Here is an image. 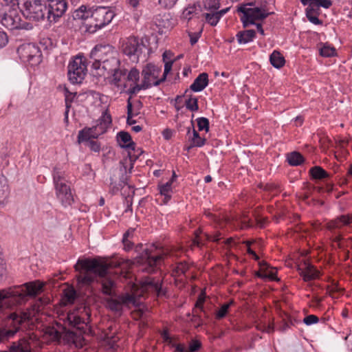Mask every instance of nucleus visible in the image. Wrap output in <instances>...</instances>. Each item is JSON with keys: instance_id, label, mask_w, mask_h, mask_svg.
I'll list each match as a JSON object with an SVG mask.
<instances>
[{"instance_id": "1", "label": "nucleus", "mask_w": 352, "mask_h": 352, "mask_svg": "<svg viewBox=\"0 0 352 352\" xmlns=\"http://www.w3.org/2000/svg\"><path fill=\"white\" fill-rule=\"evenodd\" d=\"M121 262L118 260H111L109 263L98 259L78 260L75 265L76 270L82 269L84 273L80 276V281L86 285L91 284L96 277L100 278L102 292L104 294L113 296L115 292L116 283L107 275L110 268L120 267Z\"/></svg>"}, {"instance_id": "2", "label": "nucleus", "mask_w": 352, "mask_h": 352, "mask_svg": "<svg viewBox=\"0 0 352 352\" xmlns=\"http://www.w3.org/2000/svg\"><path fill=\"white\" fill-rule=\"evenodd\" d=\"M114 16V12L109 8L98 7L91 12L89 21L86 23L87 30L93 33L108 25Z\"/></svg>"}, {"instance_id": "3", "label": "nucleus", "mask_w": 352, "mask_h": 352, "mask_svg": "<svg viewBox=\"0 0 352 352\" xmlns=\"http://www.w3.org/2000/svg\"><path fill=\"white\" fill-rule=\"evenodd\" d=\"M64 172L55 169L53 179L56 189V197L65 207L71 206L74 202L73 195L69 186L67 185L64 177Z\"/></svg>"}, {"instance_id": "4", "label": "nucleus", "mask_w": 352, "mask_h": 352, "mask_svg": "<svg viewBox=\"0 0 352 352\" xmlns=\"http://www.w3.org/2000/svg\"><path fill=\"white\" fill-rule=\"evenodd\" d=\"M21 10L23 15L26 19L35 21L45 20L47 21V6L45 3L26 0Z\"/></svg>"}, {"instance_id": "5", "label": "nucleus", "mask_w": 352, "mask_h": 352, "mask_svg": "<svg viewBox=\"0 0 352 352\" xmlns=\"http://www.w3.org/2000/svg\"><path fill=\"white\" fill-rule=\"evenodd\" d=\"M87 65L83 56H76L68 65V78L73 84L81 83L87 74Z\"/></svg>"}, {"instance_id": "6", "label": "nucleus", "mask_w": 352, "mask_h": 352, "mask_svg": "<svg viewBox=\"0 0 352 352\" xmlns=\"http://www.w3.org/2000/svg\"><path fill=\"white\" fill-rule=\"evenodd\" d=\"M31 318L30 314L22 313L17 314L12 313L10 315L8 323L12 324L13 323L14 327L12 329H7L3 327H0V342H6L12 338L19 329V325L24 321L30 320Z\"/></svg>"}, {"instance_id": "7", "label": "nucleus", "mask_w": 352, "mask_h": 352, "mask_svg": "<svg viewBox=\"0 0 352 352\" xmlns=\"http://www.w3.org/2000/svg\"><path fill=\"white\" fill-rule=\"evenodd\" d=\"M45 335L48 336L52 341H60L61 338L64 340L75 343L76 335L74 332L67 329V328L60 322H56L52 326L47 327L45 329Z\"/></svg>"}, {"instance_id": "8", "label": "nucleus", "mask_w": 352, "mask_h": 352, "mask_svg": "<svg viewBox=\"0 0 352 352\" xmlns=\"http://www.w3.org/2000/svg\"><path fill=\"white\" fill-rule=\"evenodd\" d=\"M252 4L241 5L238 8V11L243 13L241 20L244 27H247L250 24H254L256 20L265 19L268 16V13L265 10L258 7L252 8Z\"/></svg>"}, {"instance_id": "9", "label": "nucleus", "mask_w": 352, "mask_h": 352, "mask_svg": "<svg viewBox=\"0 0 352 352\" xmlns=\"http://www.w3.org/2000/svg\"><path fill=\"white\" fill-rule=\"evenodd\" d=\"M1 24L11 30L17 29L31 30L33 26L30 23L22 21L20 15L14 10L6 12L1 19Z\"/></svg>"}, {"instance_id": "10", "label": "nucleus", "mask_w": 352, "mask_h": 352, "mask_svg": "<svg viewBox=\"0 0 352 352\" xmlns=\"http://www.w3.org/2000/svg\"><path fill=\"white\" fill-rule=\"evenodd\" d=\"M146 46L136 37L126 38L122 44V51L133 63H138Z\"/></svg>"}, {"instance_id": "11", "label": "nucleus", "mask_w": 352, "mask_h": 352, "mask_svg": "<svg viewBox=\"0 0 352 352\" xmlns=\"http://www.w3.org/2000/svg\"><path fill=\"white\" fill-rule=\"evenodd\" d=\"M157 250V247L154 245H151L149 248L144 249L137 258L138 263L148 265L146 270L148 272L153 271V267L157 265L163 258V254L155 252Z\"/></svg>"}, {"instance_id": "12", "label": "nucleus", "mask_w": 352, "mask_h": 352, "mask_svg": "<svg viewBox=\"0 0 352 352\" xmlns=\"http://www.w3.org/2000/svg\"><path fill=\"white\" fill-rule=\"evenodd\" d=\"M17 53L21 60L31 65H36L41 60L39 48L32 43L20 45L17 49Z\"/></svg>"}, {"instance_id": "13", "label": "nucleus", "mask_w": 352, "mask_h": 352, "mask_svg": "<svg viewBox=\"0 0 352 352\" xmlns=\"http://www.w3.org/2000/svg\"><path fill=\"white\" fill-rule=\"evenodd\" d=\"M116 54V52L113 47L109 45L100 44L96 45L90 53V58L94 60L93 67L96 69H100L101 62Z\"/></svg>"}, {"instance_id": "14", "label": "nucleus", "mask_w": 352, "mask_h": 352, "mask_svg": "<svg viewBox=\"0 0 352 352\" xmlns=\"http://www.w3.org/2000/svg\"><path fill=\"white\" fill-rule=\"evenodd\" d=\"M140 298L134 294H125L119 296L118 299H109L107 300V307L113 311H120L122 309V305L138 307L140 305Z\"/></svg>"}, {"instance_id": "15", "label": "nucleus", "mask_w": 352, "mask_h": 352, "mask_svg": "<svg viewBox=\"0 0 352 352\" xmlns=\"http://www.w3.org/2000/svg\"><path fill=\"white\" fill-rule=\"evenodd\" d=\"M67 8L66 0H51L47 6V21L56 23L63 16Z\"/></svg>"}, {"instance_id": "16", "label": "nucleus", "mask_w": 352, "mask_h": 352, "mask_svg": "<svg viewBox=\"0 0 352 352\" xmlns=\"http://www.w3.org/2000/svg\"><path fill=\"white\" fill-rule=\"evenodd\" d=\"M161 69L152 63L147 64L142 69V74L143 76L142 84L148 89L152 85H155V82L159 80L158 76L160 74Z\"/></svg>"}, {"instance_id": "17", "label": "nucleus", "mask_w": 352, "mask_h": 352, "mask_svg": "<svg viewBox=\"0 0 352 352\" xmlns=\"http://www.w3.org/2000/svg\"><path fill=\"white\" fill-rule=\"evenodd\" d=\"M298 271L306 282L315 280L320 276V272L314 265L307 262L299 267Z\"/></svg>"}, {"instance_id": "18", "label": "nucleus", "mask_w": 352, "mask_h": 352, "mask_svg": "<svg viewBox=\"0 0 352 352\" xmlns=\"http://www.w3.org/2000/svg\"><path fill=\"white\" fill-rule=\"evenodd\" d=\"M142 291L153 292L155 293L157 296H163L166 295V291L162 289L159 281H155L151 278H146L142 282Z\"/></svg>"}, {"instance_id": "19", "label": "nucleus", "mask_w": 352, "mask_h": 352, "mask_svg": "<svg viewBox=\"0 0 352 352\" xmlns=\"http://www.w3.org/2000/svg\"><path fill=\"white\" fill-rule=\"evenodd\" d=\"M100 126L98 124L90 128H85L80 131L78 135V142L88 141L91 138H98V137L104 132H100Z\"/></svg>"}, {"instance_id": "20", "label": "nucleus", "mask_w": 352, "mask_h": 352, "mask_svg": "<svg viewBox=\"0 0 352 352\" xmlns=\"http://www.w3.org/2000/svg\"><path fill=\"white\" fill-rule=\"evenodd\" d=\"M143 153V151L140 148L137 149L135 148V151L132 149L128 151V157L124 159L120 162L124 170L126 172L129 168V173H131L133 168L134 162L138 159V157Z\"/></svg>"}, {"instance_id": "21", "label": "nucleus", "mask_w": 352, "mask_h": 352, "mask_svg": "<svg viewBox=\"0 0 352 352\" xmlns=\"http://www.w3.org/2000/svg\"><path fill=\"white\" fill-rule=\"evenodd\" d=\"M352 223V213L343 214L330 221L327 223V228L329 230L340 229L343 226H349Z\"/></svg>"}, {"instance_id": "22", "label": "nucleus", "mask_w": 352, "mask_h": 352, "mask_svg": "<svg viewBox=\"0 0 352 352\" xmlns=\"http://www.w3.org/2000/svg\"><path fill=\"white\" fill-rule=\"evenodd\" d=\"M208 84V75L207 73L200 74L194 80L190 88L192 91L198 92L202 91Z\"/></svg>"}, {"instance_id": "23", "label": "nucleus", "mask_w": 352, "mask_h": 352, "mask_svg": "<svg viewBox=\"0 0 352 352\" xmlns=\"http://www.w3.org/2000/svg\"><path fill=\"white\" fill-rule=\"evenodd\" d=\"M119 65L120 60L117 58L116 55H113L101 62L100 68L107 71L108 74H110L117 69L119 67Z\"/></svg>"}, {"instance_id": "24", "label": "nucleus", "mask_w": 352, "mask_h": 352, "mask_svg": "<svg viewBox=\"0 0 352 352\" xmlns=\"http://www.w3.org/2000/svg\"><path fill=\"white\" fill-rule=\"evenodd\" d=\"M307 3L308 7L306 9V16L310 22L315 25H320L322 21L318 19V15L319 14V8L312 7V1H309Z\"/></svg>"}, {"instance_id": "25", "label": "nucleus", "mask_w": 352, "mask_h": 352, "mask_svg": "<svg viewBox=\"0 0 352 352\" xmlns=\"http://www.w3.org/2000/svg\"><path fill=\"white\" fill-rule=\"evenodd\" d=\"M10 352H31L30 342L28 339L22 338L13 342L10 346Z\"/></svg>"}, {"instance_id": "26", "label": "nucleus", "mask_w": 352, "mask_h": 352, "mask_svg": "<svg viewBox=\"0 0 352 352\" xmlns=\"http://www.w3.org/2000/svg\"><path fill=\"white\" fill-rule=\"evenodd\" d=\"M228 8L223 9L220 11H211V13L205 14L206 21L212 26H215L221 17L226 13Z\"/></svg>"}, {"instance_id": "27", "label": "nucleus", "mask_w": 352, "mask_h": 352, "mask_svg": "<svg viewBox=\"0 0 352 352\" xmlns=\"http://www.w3.org/2000/svg\"><path fill=\"white\" fill-rule=\"evenodd\" d=\"M256 32L253 30H247L239 32L236 36L239 44H246L255 37Z\"/></svg>"}, {"instance_id": "28", "label": "nucleus", "mask_w": 352, "mask_h": 352, "mask_svg": "<svg viewBox=\"0 0 352 352\" xmlns=\"http://www.w3.org/2000/svg\"><path fill=\"white\" fill-rule=\"evenodd\" d=\"M77 297L76 292L72 287H67L63 290L62 303L64 305L73 304Z\"/></svg>"}, {"instance_id": "29", "label": "nucleus", "mask_w": 352, "mask_h": 352, "mask_svg": "<svg viewBox=\"0 0 352 352\" xmlns=\"http://www.w3.org/2000/svg\"><path fill=\"white\" fill-rule=\"evenodd\" d=\"M10 193L7 179L3 175H0V206L3 205Z\"/></svg>"}, {"instance_id": "30", "label": "nucleus", "mask_w": 352, "mask_h": 352, "mask_svg": "<svg viewBox=\"0 0 352 352\" xmlns=\"http://www.w3.org/2000/svg\"><path fill=\"white\" fill-rule=\"evenodd\" d=\"M118 141L123 142L124 144L121 145L122 147L126 148L128 150L132 149L135 151V143L131 141V137L128 132L120 131L118 134Z\"/></svg>"}, {"instance_id": "31", "label": "nucleus", "mask_w": 352, "mask_h": 352, "mask_svg": "<svg viewBox=\"0 0 352 352\" xmlns=\"http://www.w3.org/2000/svg\"><path fill=\"white\" fill-rule=\"evenodd\" d=\"M270 63L276 68H281L285 63L283 55L278 51H274L270 56Z\"/></svg>"}, {"instance_id": "32", "label": "nucleus", "mask_w": 352, "mask_h": 352, "mask_svg": "<svg viewBox=\"0 0 352 352\" xmlns=\"http://www.w3.org/2000/svg\"><path fill=\"white\" fill-rule=\"evenodd\" d=\"M159 189L160 194L164 196V202L167 203L171 197L172 181H168L166 184L159 186Z\"/></svg>"}, {"instance_id": "33", "label": "nucleus", "mask_w": 352, "mask_h": 352, "mask_svg": "<svg viewBox=\"0 0 352 352\" xmlns=\"http://www.w3.org/2000/svg\"><path fill=\"white\" fill-rule=\"evenodd\" d=\"M111 116L107 111L103 112L101 118L99 120V123H98L100 126V132H105L111 124Z\"/></svg>"}, {"instance_id": "34", "label": "nucleus", "mask_w": 352, "mask_h": 352, "mask_svg": "<svg viewBox=\"0 0 352 352\" xmlns=\"http://www.w3.org/2000/svg\"><path fill=\"white\" fill-rule=\"evenodd\" d=\"M91 12L90 10H87L86 6H82L74 12L73 18L74 19H87L89 21Z\"/></svg>"}, {"instance_id": "35", "label": "nucleus", "mask_w": 352, "mask_h": 352, "mask_svg": "<svg viewBox=\"0 0 352 352\" xmlns=\"http://www.w3.org/2000/svg\"><path fill=\"white\" fill-rule=\"evenodd\" d=\"M287 159L288 163L292 166H298L304 161L303 156L296 151L289 153Z\"/></svg>"}, {"instance_id": "36", "label": "nucleus", "mask_w": 352, "mask_h": 352, "mask_svg": "<svg viewBox=\"0 0 352 352\" xmlns=\"http://www.w3.org/2000/svg\"><path fill=\"white\" fill-rule=\"evenodd\" d=\"M262 270L266 271L265 276H267L272 280H278L276 277V271L275 269L270 268V265L264 261H261L258 263Z\"/></svg>"}, {"instance_id": "37", "label": "nucleus", "mask_w": 352, "mask_h": 352, "mask_svg": "<svg viewBox=\"0 0 352 352\" xmlns=\"http://www.w3.org/2000/svg\"><path fill=\"white\" fill-rule=\"evenodd\" d=\"M309 173L313 178L316 179H322L328 177V173L320 166H314L311 168Z\"/></svg>"}, {"instance_id": "38", "label": "nucleus", "mask_w": 352, "mask_h": 352, "mask_svg": "<svg viewBox=\"0 0 352 352\" xmlns=\"http://www.w3.org/2000/svg\"><path fill=\"white\" fill-rule=\"evenodd\" d=\"M191 141L192 144L190 146H188V150H189L190 148L193 146H202L205 144L206 139L201 138L198 132L193 128L192 138L191 139Z\"/></svg>"}, {"instance_id": "39", "label": "nucleus", "mask_w": 352, "mask_h": 352, "mask_svg": "<svg viewBox=\"0 0 352 352\" xmlns=\"http://www.w3.org/2000/svg\"><path fill=\"white\" fill-rule=\"evenodd\" d=\"M197 7L195 4L188 6L182 12V17L187 21H190L194 14H197Z\"/></svg>"}, {"instance_id": "40", "label": "nucleus", "mask_w": 352, "mask_h": 352, "mask_svg": "<svg viewBox=\"0 0 352 352\" xmlns=\"http://www.w3.org/2000/svg\"><path fill=\"white\" fill-rule=\"evenodd\" d=\"M186 107L191 111H197L199 109L198 100L190 95L185 102Z\"/></svg>"}, {"instance_id": "41", "label": "nucleus", "mask_w": 352, "mask_h": 352, "mask_svg": "<svg viewBox=\"0 0 352 352\" xmlns=\"http://www.w3.org/2000/svg\"><path fill=\"white\" fill-rule=\"evenodd\" d=\"M111 74H112L113 75V84L116 86H119V83L122 80V77L126 75V70L120 69L119 68H118L115 71H113V72H111Z\"/></svg>"}, {"instance_id": "42", "label": "nucleus", "mask_w": 352, "mask_h": 352, "mask_svg": "<svg viewBox=\"0 0 352 352\" xmlns=\"http://www.w3.org/2000/svg\"><path fill=\"white\" fill-rule=\"evenodd\" d=\"M336 54V49L327 44L324 45L320 50V54L324 57H331L335 56Z\"/></svg>"}, {"instance_id": "43", "label": "nucleus", "mask_w": 352, "mask_h": 352, "mask_svg": "<svg viewBox=\"0 0 352 352\" xmlns=\"http://www.w3.org/2000/svg\"><path fill=\"white\" fill-rule=\"evenodd\" d=\"M173 63V60L164 61V71L163 76L162 78L159 79V80H157L155 82V86L159 85L162 82H163L166 80L167 74L171 70Z\"/></svg>"}, {"instance_id": "44", "label": "nucleus", "mask_w": 352, "mask_h": 352, "mask_svg": "<svg viewBox=\"0 0 352 352\" xmlns=\"http://www.w3.org/2000/svg\"><path fill=\"white\" fill-rule=\"evenodd\" d=\"M204 7L206 10L216 11L220 7V0H205Z\"/></svg>"}, {"instance_id": "45", "label": "nucleus", "mask_w": 352, "mask_h": 352, "mask_svg": "<svg viewBox=\"0 0 352 352\" xmlns=\"http://www.w3.org/2000/svg\"><path fill=\"white\" fill-rule=\"evenodd\" d=\"M65 91H66V94H65L66 111L65 113V120H68L69 109L70 107V103H71L73 98L76 96V93H70L67 91V89H65Z\"/></svg>"}, {"instance_id": "46", "label": "nucleus", "mask_w": 352, "mask_h": 352, "mask_svg": "<svg viewBox=\"0 0 352 352\" xmlns=\"http://www.w3.org/2000/svg\"><path fill=\"white\" fill-rule=\"evenodd\" d=\"M126 79L128 81L136 83L140 79L139 71L135 68L131 69L126 76Z\"/></svg>"}, {"instance_id": "47", "label": "nucleus", "mask_w": 352, "mask_h": 352, "mask_svg": "<svg viewBox=\"0 0 352 352\" xmlns=\"http://www.w3.org/2000/svg\"><path fill=\"white\" fill-rule=\"evenodd\" d=\"M197 126L199 131L205 130L206 132L209 131V120L206 118H199L197 120Z\"/></svg>"}, {"instance_id": "48", "label": "nucleus", "mask_w": 352, "mask_h": 352, "mask_svg": "<svg viewBox=\"0 0 352 352\" xmlns=\"http://www.w3.org/2000/svg\"><path fill=\"white\" fill-rule=\"evenodd\" d=\"M232 303V301H230L229 303L223 304L219 309V310L217 311L216 318L217 319L223 318L226 315L228 310Z\"/></svg>"}, {"instance_id": "49", "label": "nucleus", "mask_w": 352, "mask_h": 352, "mask_svg": "<svg viewBox=\"0 0 352 352\" xmlns=\"http://www.w3.org/2000/svg\"><path fill=\"white\" fill-rule=\"evenodd\" d=\"M68 323L74 327L81 323V318L74 314H69L67 316Z\"/></svg>"}, {"instance_id": "50", "label": "nucleus", "mask_w": 352, "mask_h": 352, "mask_svg": "<svg viewBox=\"0 0 352 352\" xmlns=\"http://www.w3.org/2000/svg\"><path fill=\"white\" fill-rule=\"evenodd\" d=\"M189 265L186 263H179L177 264L175 267V273L177 275L185 274V273L188 270Z\"/></svg>"}, {"instance_id": "51", "label": "nucleus", "mask_w": 352, "mask_h": 352, "mask_svg": "<svg viewBox=\"0 0 352 352\" xmlns=\"http://www.w3.org/2000/svg\"><path fill=\"white\" fill-rule=\"evenodd\" d=\"M146 89L147 88L142 83H141L140 85L135 84L134 86L130 87L128 89L127 93L129 94H130L131 96H132V95L136 94L140 90ZM129 98H131V96H130Z\"/></svg>"}, {"instance_id": "52", "label": "nucleus", "mask_w": 352, "mask_h": 352, "mask_svg": "<svg viewBox=\"0 0 352 352\" xmlns=\"http://www.w3.org/2000/svg\"><path fill=\"white\" fill-rule=\"evenodd\" d=\"M140 113V111H133V107L132 102L131 101V98H129L127 100V118H133L135 116H138Z\"/></svg>"}, {"instance_id": "53", "label": "nucleus", "mask_w": 352, "mask_h": 352, "mask_svg": "<svg viewBox=\"0 0 352 352\" xmlns=\"http://www.w3.org/2000/svg\"><path fill=\"white\" fill-rule=\"evenodd\" d=\"M122 182L124 183V184L123 186H122V188H121V190L123 191L122 192V195H126L128 197H129L131 195V194L134 195L135 190H134L133 188L129 185H127L126 186H125V185H126V184L123 180L122 181Z\"/></svg>"}, {"instance_id": "54", "label": "nucleus", "mask_w": 352, "mask_h": 352, "mask_svg": "<svg viewBox=\"0 0 352 352\" xmlns=\"http://www.w3.org/2000/svg\"><path fill=\"white\" fill-rule=\"evenodd\" d=\"M318 320H319L318 318L316 316L309 315L304 318L303 322L307 325H311V324L317 323L318 322Z\"/></svg>"}, {"instance_id": "55", "label": "nucleus", "mask_w": 352, "mask_h": 352, "mask_svg": "<svg viewBox=\"0 0 352 352\" xmlns=\"http://www.w3.org/2000/svg\"><path fill=\"white\" fill-rule=\"evenodd\" d=\"M177 0H159V3L164 8H173Z\"/></svg>"}, {"instance_id": "56", "label": "nucleus", "mask_w": 352, "mask_h": 352, "mask_svg": "<svg viewBox=\"0 0 352 352\" xmlns=\"http://www.w3.org/2000/svg\"><path fill=\"white\" fill-rule=\"evenodd\" d=\"M104 338L107 340V341L109 342L110 345L113 346V345L116 343L118 339L114 336V333H105Z\"/></svg>"}, {"instance_id": "57", "label": "nucleus", "mask_w": 352, "mask_h": 352, "mask_svg": "<svg viewBox=\"0 0 352 352\" xmlns=\"http://www.w3.org/2000/svg\"><path fill=\"white\" fill-rule=\"evenodd\" d=\"M201 347V342L197 340H192L189 346L190 352H195Z\"/></svg>"}, {"instance_id": "58", "label": "nucleus", "mask_w": 352, "mask_h": 352, "mask_svg": "<svg viewBox=\"0 0 352 352\" xmlns=\"http://www.w3.org/2000/svg\"><path fill=\"white\" fill-rule=\"evenodd\" d=\"M258 329L265 331L268 333H272L274 331V326L273 324H268L266 326L265 324L259 325L257 327Z\"/></svg>"}, {"instance_id": "59", "label": "nucleus", "mask_w": 352, "mask_h": 352, "mask_svg": "<svg viewBox=\"0 0 352 352\" xmlns=\"http://www.w3.org/2000/svg\"><path fill=\"white\" fill-rule=\"evenodd\" d=\"M89 146L90 147L91 150L98 152L100 150V146L96 141H89Z\"/></svg>"}, {"instance_id": "60", "label": "nucleus", "mask_w": 352, "mask_h": 352, "mask_svg": "<svg viewBox=\"0 0 352 352\" xmlns=\"http://www.w3.org/2000/svg\"><path fill=\"white\" fill-rule=\"evenodd\" d=\"M200 34L201 32L189 33L190 42L191 45H195L197 42L199 38L200 37Z\"/></svg>"}, {"instance_id": "61", "label": "nucleus", "mask_w": 352, "mask_h": 352, "mask_svg": "<svg viewBox=\"0 0 352 352\" xmlns=\"http://www.w3.org/2000/svg\"><path fill=\"white\" fill-rule=\"evenodd\" d=\"M121 184H120L118 186H116L114 184L113 179L111 178V183H110V191L113 194L117 193L120 189Z\"/></svg>"}, {"instance_id": "62", "label": "nucleus", "mask_w": 352, "mask_h": 352, "mask_svg": "<svg viewBox=\"0 0 352 352\" xmlns=\"http://www.w3.org/2000/svg\"><path fill=\"white\" fill-rule=\"evenodd\" d=\"M245 243L246 244V245L248 246V249H247V252L249 254H251L253 256V257L254 258L255 260L256 261H258L259 260V257L258 256V255L255 253L254 251H253L251 248H250V241H245Z\"/></svg>"}, {"instance_id": "63", "label": "nucleus", "mask_w": 352, "mask_h": 352, "mask_svg": "<svg viewBox=\"0 0 352 352\" xmlns=\"http://www.w3.org/2000/svg\"><path fill=\"white\" fill-rule=\"evenodd\" d=\"M204 298L202 297L201 296H200L197 300V301L196 302V304H195V309H199L200 310H203V304H204Z\"/></svg>"}, {"instance_id": "64", "label": "nucleus", "mask_w": 352, "mask_h": 352, "mask_svg": "<svg viewBox=\"0 0 352 352\" xmlns=\"http://www.w3.org/2000/svg\"><path fill=\"white\" fill-rule=\"evenodd\" d=\"M349 349L352 351V331H351L346 337Z\"/></svg>"}]
</instances>
